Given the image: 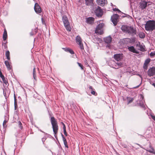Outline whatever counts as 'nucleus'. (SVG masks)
Instances as JSON below:
<instances>
[{"mask_svg": "<svg viewBox=\"0 0 155 155\" xmlns=\"http://www.w3.org/2000/svg\"><path fill=\"white\" fill-rule=\"evenodd\" d=\"M3 40H4V41L5 42L6 39H3Z\"/></svg>", "mask_w": 155, "mask_h": 155, "instance_id": "nucleus-50", "label": "nucleus"}, {"mask_svg": "<svg viewBox=\"0 0 155 155\" xmlns=\"http://www.w3.org/2000/svg\"><path fill=\"white\" fill-rule=\"evenodd\" d=\"M69 52L71 54H74V52L70 48Z\"/></svg>", "mask_w": 155, "mask_h": 155, "instance_id": "nucleus-35", "label": "nucleus"}, {"mask_svg": "<svg viewBox=\"0 0 155 155\" xmlns=\"http://www.w3.org/2000/svg\"><path fill=\"white\" fill-rule=\"evenodd\" d=\"M61 136L62 137L63 140L64 142V145L65 147H67L68 148V147L67 142V140L66 139V138L64 137V136L63 135V134H61Z\"/></svg>", "mask_w": 155, "mask_h": 155, "instance_id": "nucleus-16", "label": "nucleus"}, {"mask_svg": "<svg viewBox=\"0 0 155 155\" xmlns=\"http://www.w3.org/2000/svg\"><path fill=\"white\" fill-rule=\"evenodd\" d=\"M152 85L153 86L155 87V83H153L152 84Z\"/></svg>", "mask_w": 155, "mask_h": 155, "instance_id": "nucleus-49", "label": "nucleus"}, {"mask_svg": "<svg viewBox=\"0 0 155 155\" xmlns=\"http://www.w3.org/2000/svg\"><path fill=\"white\" fill-rule=\"evenodd\" d=\"M128 98H127V99L128 100V103L127 104H129L132 103L134 101V99L133 98H130L129 99H128Z\"/></svg>", "mask_w": 155, "mask_h": 155, "instance_id": "nucleus-27", "label": "nucleus"}, {"mask_svg": "<svg viewBox=\"0 0 155 155\" xmlns=\"http://www.w3.org/2000/svg\"><path fill=\"white\" fill-rule=\"evenodd\" d=\"M5 64L8 70H10L11 69V65L8 61H5Z\"/></svg>", "mask_w": 155, "mask_h": 155, "instance_id": "nucleus-18", "label": "nucleus"}, {"mask_svg": "<svg viewBox=\"0 0 155 155\" xmlns=\"http://www.w3.org/2000/svg\"><path fill=\"white\" fill-rule=\"evenodd\" d=\"M63 129V132L64 134L66 136H68V134L67 133L66 131V128H65L64 129Z\"/></svg>", "mask_w": 155, "mask_h": 155, "instance_id": "nucleus-34", "label": "nucleus"}, {"mask_svg": "<svg viewBox=\"0 0 155 155\" xmlns=\"http://www.w3.org/2000/svg\"><path fill=\"white\" fill-rule=\"evenodd\" d=\"M61 124L63 125V129H64L65 128H66V126L64 124L63 122H61Z\"/></svg>", "mask_w": 155, "mask_h": 155, "instance_id": "nucleus-40", "label": "nucleus"}, {"mask_svg": "<svg viewBox=\"0 0 155 155\" xmlns=\"http://www.w3.org/2000/svg\"><path fill=\"white\" fill-rule=\"evenodd\" d=\"M34 9L35 12L37 13H40L41 12V9L38 3H36L35 4Z\"/></svg>", "mask_w": 155, "mask_h": 155, "instance_id": "nucleus-11", "label": "nucleus"}, {"mask_svg": "<svg viewBox=\"0 0 155 155\" xmlns=\"http://www.w3.org/2000/svg\"><path fill=\"white\" fill-rule=\"evenodd\" d=\"M4 76L3 75V74L2 72L1 69L0 68V77L1 78H4Z\"/></svg>", "mask_w": 155, "mask_h": 155, "instance_id": "nucleus-38", "label": "nucleus"}, {"mask_svg": "<svg viewBox=\"0 0 155 155\" xmlns=\"http://www.w3.org/2000/svg\"><path fill=\"white\" fill-rule=\"evenodd\" d=\"M91 93L92 94L94 95H96L97 94V93L94 90H92V91H91Z\"/></svg>", "mask_w": 155, "mask_h": 155, "instance_id": "nucleus-36", "label": "nucleus"}, {"mask_svg": "<svg viewBox=\"0 0 155 155\" xmlns=\"http://www.w3.org/2000/svg\"><path fill=\"white\" fill-rule=\"evenodd\" d=\"M121 29L124 32L130 35H134L136 34L135 29L131 27L123 25L121 27Z\"/></svg>", "mask_w": 155, "mask_h": 155, "instance_id": "nucleus-2", "label": "nucleus"}, {"mask_svg": "<svg viewBox=\"0 0 155 155\" xmlns=\"http://www.w3.org/2000/svg\"><path fill=\"white\" fill-rule=\"evenodd\" d=\"M107 39H112V38L110 36V35L108 37H107Z\"/></svg>", "mask_w": 155, "mask_h": 155, "instance_id": "nucleus-48", "label": "nucleus"}, {"mask_svg": "<svg viewBox=\"0 0 155 155\" xmlns=\"http://www.w3.org/2000/svg\"><path fill=\"white\" fill-rule=\"evenodd\" d=\"M147 2L144 0H141L140 3V7L142 9L145 8L147 5Z\"/></svg>", "mask_w": 155, "mask_h": 155, "instance_id": "nucleus-10", "label": "nucleus"}, {"mask_svg": "<svg viewBox=\"0 0 155 155\" xmlns=\"http://www.w3.org/2000/svg\"><path fill=\"white\" fill-rule=\"evenodd\" d=\"M145 29L148 31H152L155 29V21H147L145 26Z\"/></svg>", "mask_w": 155, "mask_h": 155, "instance_id": "nucleus-3", "label": "nucleus"}, {"mask_svg": "<svg viewBox=\"0 0 155 155\" xmlns=\"http://www.w3.org/2000/svg\"><path fill=\"white\" fill-rule=\"evenodd\" d=\"M112 39H105V42L107 44L110 43L111 42Z\"/></svg>", "mask_w": 155, "mask_h": 155, "instance_id": "nucleus-30", "label": "nucleus"}, {"mask_svg": "<svg viewBox=\"0 0 155 155\" xmlns=\"http://www.w3.org/2000/svg\"><path fill=\"white\" fill-rule=\"evenodd\" d=\"M104 24L100 23L96 27L95 30V33L99 35H101L103 33V27L104 26Z\"/></svg>", "mask_w": 155, "mask_h": 155, "instance_id": "nucleus-5", "label": "nucleus"}, {"mask_svg": "<svg viewBox=\"0 0 155 155\" xmlns=\"http://www.w3.org/2000/svg\"><path fill=\"white\" fill-rule=\"evenodd\" d=\"M122 54H117L114 55V58L117 61H120L123 59Z\"/></svg>", "mask_w": 155, "mask_h": 155, "instance_id": "nucleus-9", "label": "nucleus"}, {"mask_svg": "<svg viewBox=\"0 0 155 155\" xmlns=\"http://www.w3.org/2000/svg\"><path fill=\"white\" fill-rule=\"evenodd\" d=\"M62 49H63L64 51L66 52H69L70 48H62Z\"/></svg>", "mask_w": 155, "mask_h": 155, "instance_id": "nucleus-32", "label": "nucleus"}, {"mask_svg": "<svg viewBox=\"0 0 155 155\" xmlns=\"http://www.w3.org/2000/svg\"><path fill=\"white\" fill-rule=\"evenodd\" d=\"M147 74L150 76H153L155 75V67L150 68L148 71Z\"/></svg>", "mask_w": 155, "mask_h": 155, "instance_id": "nucleus-8", "label": "nucleus"}, {"mask_svg": "<svg viewBox=\"0 0 155 155\" xmlns=\"http://www.w3.org/2000/svg\"><path fill=\"white\" fill-rule=\"evenodd\" d=\"M150 62V59L149 58L145 60L143 66L144 69L146 70L147 69L148 65L149 63Z\"/></svg>", "mask_w": 155, "mask_h": 155, "instance_id": "nucleus-14", "label": "nucleus"}, {"mask_svg": "<svg viewBox=\"0 0 155 155\" xmlns=\"http://www.w3.org/2000/svg\"><path fill=\"white\" fill-rule=\"evenodd\" d=\"M150 149H151V150H151V151H154V148H153V147L151 146V144H150ZM149 150V149H148V150H147V151H148L147 150Z\"/></svg>", "mask_w": 155, "mask_h": 155, "instance_id": "nucleus-37", "label": "nucleus"}, {"mask_svg": "<svg viewBox=\"0 0 155 155\" xmlns=\"http://www.w3.org/2000/svg\"><path fill=\"white\" fill-rule=\"evenodd\" d=\"M89 88L91 90V91H92V90H94L93 88L92 87V86H90L89 87Z\"/></svg>", "mask_w": 155, "mask_h": 155, "instance_id": "nucleus-45", "label": "nucleus"}, {"mask_svg": "<svg viewBox=\"0 0 155 155\" xmlns=\"http://www.w3.org/2000/svg\"><path fill=\"white\" fill-rule=\"evenodd\" d=\"M97 3L98 5L104 6L107 3V2L106 0H97Z\"/></svg>", "mask_w": 155, "mask_h": 155, "instance_id": "nucleus-13", "label": "nucleus"}, {"mask_svg": "<svg viewBox=\"0 0 155 155\" xmlns=\"http://www.w3.org/2000/svg\"><path fill=\"white\" fill-rule=\"evenodd\" d=\"M118 18V15L117 14H114L111 17V21L114 26L116 25L117 24Z\"/></svg>", "mask_w": 155, "mask_h": 155, "instance_id": "nucleus-6", "label": "nucleus"}, {"mask_svg": "<svg viewBox=\"0 0 155 155\" xmlns=\"http://www.w3.org/2000/svg\"><path fill=\"white\" fill-rule=\"evenodd\" d=\"M37 31V28H35L34 30H32L31 32L30 33V35H33L35 34Z\"/></svg>", "mask_w": 155, "mask_h": 155, "instance_id": "nucleus-22", "label": "nucleus"}, {"mask_svg": "<svg viewBox=\"0 0 155 155\" xmlns=\"http://www.w3.org/2000/svg\"><path fill=\"white\" fill-rule=\"evenodd\" d=\"M151 117L155 121V116L153 115H151Z\"/></svg>", "mask_w": 155, "mask_h": 155, "instance_id": "nucleus-44", "label": "nucleus"}, {"mask_svg": "<svg viewBox=\"0 0 155 155\" xmlns=\"http://www.w3.org/2000/svg\"><path fill=\"white\" fill-rule=\"evenodd\" d=\"M2 79L3 82V83L6 85H7L8 83L7 80L5 78V77H4V78H2Z\"/></svg>", "mask_w": 155, "mask_h": 155, "instance_id": "nucleus-28", "label": "nucleus"}, {"mask_svg": "<svg viewBox=\"0 0 155 155\" xmlns=\"http://www.w3.org/2000/svg\"><path fill=\"white\" fill-rule=\"evenodd\" d=\"M4 44V43L3 42L2 43V45H3V44Z\"/></svg>", "mask_w": 155, "mask_h": 155, "instance_id": "nucleus-52", "label": "nucleus"}, {"mask_svg": "<svg viewBox=\"0 0 155 155\" xmlns=\"http://www.w3.org/2000/svg\"><path fill=\"white\" fill-rule=\"evenodd\" d=\"M19 125L20 126V127H21V128H22V127L21 126L22 124L20 122H19Z\"/></svg>", "mask_w": 155, "mask_h": 155, "instance_id": "nucleus-46", "label": "nucleus"}, {"mask_svg": "<svg viewBox=\"0 0 155 155\" xmlns=\"http://www.w3.org/2000/svg\"><path fill=\"white\" fill-rule=\"evenodd\" d=\"M116 64H117V66L120 68L122 66L123 64L121 62L116 63Z\"/></svg>", "mask_w": 155, "mask_h": 155, "instance_id": "nucleus-29", "label": "nucleus"}, {"mask_svg": "<svg viewBox=\"0 0 155 155\" xmlns=\"http://www.w3.org/2000/svg\"><path fill=\"white\" fill-rule=\"evenodd\" d=\"M6 122V121H4V123H3V124L5 123Z\"/></svg>", "mask_w": 155, "mask_h": 155, "instance_id": "nucleus-51", "label": "nucleus"}, {"mask_svg": "<svg viewBox=\"0 0 155 155\" xmlns=\"http://www.w3.org/2000/svg\"><path fill=\"white\" fill-rule=\"evenodd\" d=\"M128 49L130 51L132 52L135 53H138V52L135 49L133 46L129 47Z\"/></svg>", "mask_w": 155, "mask_h": 155, "instance_id": "nucleus-17", "label": "nucleus"}, {"mask_svg": "<svg viewBox=\"0 0 155 155\" xmlns=\"http://www.w3.org/2000/svg\"><path fill=\"white\" fill-rule=\"evenodd\" d=\"M114 67H113V68L115 69H118L119 68V67L117 66V64H116L114 65Z\"/></svg>", "mask_w": 155, "mask_h": 155, "instance_id": "nucleus-43", "label": "nucleus"}, {"mask_svg": "<svg viewBox=\"0 0 155 155\" xmlns=\"http://www.w3.org/2000/svg\"><path fill=\"white\" fill-rule=\"evenodd\" d=\"M77 64L79 67H80L81 69L83 70L84 69V67L79 62H77Z\"/></svg>", "mask_w": 155, "mask_h": 155, "instance_id": "nucleus-31", "label": "nucleus"}, {"mask_svg": "<svg viewBox=\"0 0 155 155\" xmlns=\"http://www.w3.org/2000/svg\"><path fill=\"white\" fill-rule=\"evenodd\" d=\"M62 21L66 30L68 31H70L71 30V27L67 17L65 16H63Z\"/></svg>", "mask_w": 155, "mask_h": 155, "instance_id": "nucleus-4", "label": "nucleus"}, {"mask_svg": "<svg viewBox=\"0 0 155 155\" xmlns=\"http://www.w3.org/2000/svg\"><path fill=\"white\" fill-rule=\"evenodd\" d=\"M50 121L52 126L53 131L55 138L57 137L58 130V126L57 120L54 117H51Z\"/></svg>", "mask_w": 155, "mask_h": 155, "instance_id": "nucleus-1", "label": "nucleus"}, {"mask_svg": "<svg viewBox=\"0 0 155 155\" xmlns=\"http://www.w3.org/2000/svg\"><path fill=\"white\" fill-rule=\"evenodd\" d=\"M113 9L114 11H117L118 12H120V11L117 8H113Z\"/></svg>", "mask_w": 155, "mask_h": 155, "instance_id": "nucleus-42", "label": "nucleus"}, {"mask_svg": "<svg viewBox=\"0 0 155 155\" xmlns=\"http://www.w3.org/2000/svg\"><path fill=\"white\" fill-rule=\"evenodd\" d=\"M141 45L140 43L139 42H137L136 45L137 47H139Z\"/></svg>", "mask_w": 155, "mask_h": 155, "instance_id": "nucleus-39", "label": "nucleus"}, {"mask_svg": "<svg viewBox=\"0 0 155 155\" xmlns=\"http://www.w3.org/2000/svg\"><path fill=\"white\" fill-rule=\"evenodd\" d=\"M77 43L79 45L80 49L82 52L84 53V47L83 44L82 42V39H76Z\"/></svg>", "mask_w": 155, "mask_h": 155, "instance_id": "nucleus-12", "label": "nucleus"}, {"mask_svg": "<svg viewBox=\"0 0 155 155\" xmlns=\"http://www.w3.org/2000/svg\"><path fill=\"white\" fill-rule=\"evenodd\" d=\"M139 37L142 38H144L145 36L144 34L142 32L139 33Z\"/></svg>", "mask_w": 155, "mask_h": 155, "instance_id": "nucleus-25", "label": "nucleus"}, {"mask_svg": "<svg viewBox=\"0 0 155 155\" xmlns=\"http://www.w3.org/2000/svg\"><path fill=\"white\" fill-rule=\"evenodd\" d=\"M33 74L34 79L35 80H36V68L35 67H34L33 69Z\"/></svg>", "mask_w": 155, "mask_h": 155, "instance_id": "nucleus-20", "label": "nucleus"}, {"mask_svg": "<svg viewBox=\"0 0 155 155\" xmlns=\"http://www.w3.org/2000/svg\"><path fill=\"white\" fill-rule=\"evenodd\" d=\"M151 57H152L154 55H155V52H151L150 53V54Z\"/></svg>", "mask_w": 155, "mask_h": 155, "instance_id": "nucleus-33", "label": "nucleus"}, {"mask_svg": "<svg viewBox=\"0 0 155 155\" xmlns=\"http://www.w3.org/2000/svg\"><path fill=\"white\" fill-rule=\"evenodd\" d=\"M7 37V34L6 31L5 29L3 34V39H6Z\"/></svg>", "mask_w": 155, "mask_h": 155, "instance_id": "nucleus-24", "label": "nucleus"}, {"mask_svg": "<svg viewBox=\"0 0 155 155\" xmlns=\"http://www.w3.org/2000/svg\"><path fill=\"white\" fill-rule=\"evenodd\" d=\"M125 39H128V38H125Z\"/></svg>", "mask_w": 155, "mask_h": 155, "instance_id": "nucleus-53", "label": "nucleus"}, {"mask_svg": "<svg viewBox=\"0 0 155 155\" xmlns=\"http://www.w3.org/2000/svg\"><path fill=\"white\" fill-rule=\"evenodd\" d=\"M14 105H15V110H16V108H17V105L16 97L15 94L14 95Z\"/></svg>", "mask_w": 155, "mask_h": 155, "instance_id": "nucleus-23", "label": "nucleus"}, {"mask_svg": "<svg viewBox=\"0 0 155 155\" xmlns=\"http://www.w3.org/2000/svg\"><path fill=\"white\" fill-rule=\"evenodd\" d=\"M147 150L150 153H153V154H155V151H151L150 150Z\"/></svg>", "mask_w": 155, "mask_h": 155, "instance_id": "nucleus-41", "label": "nucleus"}, {"mask_svg": "<svg viewBox=\"0 0 155 155\" xmlns=\"http://www.w3.org/2000/svg\"><path fill=\"white\" fill-rule=\"evenodd\" d=\"M5 55L7 59L8 60H10V52L8 50L6 51Z\"/></svg>", "mask_w": 155, "mask_h": 155, "instance_id": "nucleus-21", "label": "nucleus"}, {"mask_svg": "<svg viewBox=\"0 0 155 155\" xmlns=\"http://www.w3.org/2000/svg\"><path fill=\"white\" fill-rule=\"evenodd\" d=\"M85 3L87 5H91L93 4V0H85Z\"/></svg>", "mask_w": 155, "mask_h": 155, "instance_id": "nucleus-19", "label": "nucleus"}, {"mask_svg": "<svg viewBox=\"0 0 155 155\" xmlns=\"http://www.w3.org/2000/svg\"><path fill=\"white\" fill-rule=\"evenodd\" d=\"M75 39H81V38L80 37V36H77V37H76Z\"/></svg>", "mask_w": 155, "mask_h": 155, "instance_id": "nucleus-47", "label": "nucleus"}, {"mask_svg": "<svg viewBox=\"0 0 155 155\" xmlns=\"http://www.w3.org/2000/svg\"><path fill=\"white\" fill-rule=\"evenodd\" d=\"M94 19L93 17H89L86 19L87 22L90 24H92L94 22Z\"/></svg>", "mask_w": 155, "mask_h": 155, "instance_id": "nucleus-15", "label": "nucleus"}, {"mask_svg": "<svg viewBox=\"0 0 155 155\" xmlns=\"http://www.w3.org/2000/svg\"><path fill=\"white\" fill-rule=\"evenodd\" d=\"M95 13L97 17H101L103 15V11L101 8L99 7L95 10Z\"/></svg>", "mask_w": 155, "mask_h": 155, "instance_id": "nucleus-7", "label": "nucleus"}, {"mask_svg": "<svg viewBox=\"0 0 155 155\" xmlns=\"http://www.w3.org/2000/svg\"><path fill=\"white\" fill-rule=\"evenodd\" d=\"M144 46L142 45H141L139 47L140 48V50L142 51H145Z\"/></svg>", "mask_w": 155, "mask_h": 155, "instance_id": "nucleus-26", "label": "nucleus"}]
</instances>
